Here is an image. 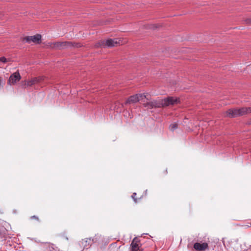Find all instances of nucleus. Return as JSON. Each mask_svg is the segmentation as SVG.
<instances>
[{"label": "nucleus", "instance_id": "nucleus-10", "mask_svg": "<svg viewBox=\"0 0 251 251\" xmlns=\"http://www.w3.org/2000/svg\"><path fill=\"white\" fill-rule=\"evenodd\" d=\"M139 101L138 97H136V95L130 96L126 101V104H131L134 103Z\"/></svg>", "mask_w": 251, "mask_h": 251}, {"label": "nucleus", "instance_id": "nucleus-18", "mask_svg": "<svg viewBox=\"0 0 251 251\" xmlns=\"http://www.w3.org/2000/svg\"><path fill=\"white\" fill-rule=\"evenodd\" d=\"M136 193H134L132 195V198L134 199L135 202H137V199L136 198Z\"/></svg>", "mask_w": 251, "mask_h": 251}, {"label": "nucleus", "instance_id": "nucleus-13", "mask_svg": "<svg viewBox=\"0 0 251 251\" xmlns=\"http://www.w3.org/2000/svg\"><path fill=\"white\" fill-rule=\"evenodd\" d=\"M91 242V239H88V238H87V239H85L84 240H82L80 243L81 244L84 246H87V243H88V244H89V243H90Z\"/></svg>", "mask_w": 251, "mask_h": 251}, {"label": "nucleus", "instance_id": "nucleus-6", "mask_svg": "<svg viewBox=\"0 0 251 251\" xmlns=\"http://www.w3.org/2000/svg\"><path fill=\"white\" fill-rule=\"evenodd\" d=\"M28 43H30L31 42L36 44H39L41 40V35L40 34H36L31 36H26L23 39Z\"/></svg>", "mask_w": 251, "mask_h": 251}, {"label": "nucleus", "instance_id": "nucleus-4", "mask_svg": "<svg viewBox=\"0 0 251 251\" xmlns=\"http://www.w3.org/2000/svg\"><path fill=\"white\" fill-rule=\"evenodd\" d=\"M75 46L76 48L80 47L81 46L79 44L76 43L75 45L70 42H59L53 43V48L58 49H63L67 47Z\"/></svg>", "mask_w": 251, "mask_h": 251}, {"label": "nucleus", "instance_id": "nucleus-17", "mask_svg": "<svg viewBox=\"0 0 251 251\" xmlns=\"http://www.w3.org/2000/svg\"><path fill=\"white\" fill-rule=\"evenodd\" d=\"M4 84V82L3 81L2 78L0 76V89L3 87Z\"/></svg>", "mask_w": 251, "mask_h": 251}, {"label": "nucleus", "instance_id": "nucleus-11", "mask_svg": "<svg viewBox=\"0 0 251 251\" xmlns=\"http://www.w3.org/2000/svg\"><path fill=\"white\" fill-rule=\"evenodd\" d=\"M48 247L50 251H59V249L54 244H49Z\"/></svg>", "mask_w": 251, "mask_h": 251}, {"label": "nucleus", "instance_id": "nucleus-9", "mask_svg": "<svg viewBox=\"0 0 251 251\" xmlns=\"http://www.w3.org/2000/svg\"><path fill=\"white\" fill-rule=\"evenodd\" d=\"M208 248L207 243H203L202 244L196 243L194 245V248L197 251H204Z\"/></svg>", "mask_w": 251, "mask_h": 251}, {"label": "nucleus", "instance_id": "nucleus-15", "mask_svg": "<svg viewBox=\"0 0 251 251\" xmlns=\"http://www.w3.org/2000/svg\"><path fill=\"white\" fill-rule=\"evenodd\" d=\"M177 128V125L176 123H173L170 126L169 128L171 131H174Z\"/></svg>", "mask_w": 251, "mask_h": 251}, {"label": "nucleus", "instance_id": "nucleus-2", "mask_svg": "<svg viewBox=\"0 0 251 251\" xmlns=\"http://www.w3.org/2000/svg\"><path fill=\"white\" fill-rule=\"evenodd\" d=\"M251 113V107H242L240 109H229L225 113V116L232 118Z\"/></svg>", "mask_w": 251, "mask_h": 251}, {"label": "nucleus", "instance_id": "nucleus-3", "mask_svg": "<svg viewBox=\"0 0 251 251\" xmlns=\"http://www.w3.org/2000/svg\"><path fill=\"white\" fill-rule=\"evenodd\" d=\"M123 44V41L121 39H109L106 40H102L96 44L97 47H108L111 48Z\"/></svg>", "mask_w": 251, "mask_h": 251}, {"label": "nucleus", "instance_id": "nucleus-8", "mask_svg": "<svg viewBox=\"0 0 251 251\" xmlns=\"http://www.w3.org/2000/svg\"><path fill=\"white\" fill-rule=\"evenodd\" d=\"M21 75L19 72H15L11 75L9 78L8 82L10 84H14L21 79Z\"/></svg>", "mask_w": 251, "mask_h": 251}, {"label": "nucleus", "instance_id": "nucleus-19", "mask_svg": "<svg viewBox=\"0 0 251 251\" xmlns=\"http://www.w3.org/2000/svg\"><path fill=\"white\" fill-rule=\"evenodd\" d=\"M167 173H168V172H167V169H166V170L163 171V174L164 175H167Z\"/></svg>", "mask_w": 251, "mask_h": 251}, {"label": "nucleus", "instance_id": "nucleus-1", "mask_svg": "<svg viewBox=\"0 0 251 251\" xmlns=\"http://www.w3.org/2000/svg\"><path fill=\"white\" fill-rule=\"evenodd\" d=\"M179 99L169 97L164 99H158L151 101L147 102L144 103V105L145 107L150 108H161L173 105L179 103Z\"/></svg>", "mask_w": 251, "mask_h": 251}, {"label": "nucleus", "instance_id": "nucleus-5", "mask_svg": "<svg viewBox=\"0 0 251 251\" xmlns=\"http://www.w3.org/2000/svg\"><path fill=\"white\" fill-rule=\"evenodd\" d=\"M131 251H142L143 249L141 248V244L140 240L137 237H135L130 245Z\"/></svg>", "mask_w": 251, "mask_h": 251}, {"label": "nucleus", "instance_id": "nucleus-16", "mask_svg": "<svg viewBox=\"0 0 251 251\" xmlns=\"http://www.w3.org/2000/svg\"><path fill=\"white\" fill-rule=\"evenodd\" d=\"M0 61L3 63H6L10 61L9 59H7L4 57H2L0 58Z\"/></svg>", "mask_w": 251, "mask_h": 251}, {"label": "nucleus", "instance_id": "nucleus-21", "mask_svg": "<svg viewBox=\"0 0 251 251\" xmlns=\"http://www.w3.org/2000/svg\"><path fill=\"white\" fill-rule=\"evenodd\" d=\"M65 239H66L67 240H68V237H65Z\"/></svg>", "mask_w": 251, "mask_h": 251}, {"label": "nucleus", "instance_id": "nucleus-20", "mask_svg": "<svg viewBox=\"0 0 251 251\" xmlns=\"http://www.w3.org/2000/svg\"><path fill=\"white\" fill-rule=\"evenodd\" d=\"M31 219H35L38 220V218L35 216H33L31 217Z\"/></svg>", "mask_w": 251, "mask_h": 251}, {"label": "nucleus", "instance_id": "nucleus-12", "mask_svg": "<svg viewBox=\"0 0 251 251\" xmlns=\"http://www.w3.org/2000/svg\"><path fill=\"white\" fill-rule=\"evenodd\" d=\"M243 22L245 24L251 25V17L244 18Z\"/></svg>", "mask_w": 251, "mask_h": 251}, {"label": "nucleus", "instance_id": "nucleus-14", "mask_svg": "<svg viewBox=\"0 0 251 251\" xmlns=\"http://www.w3.org/2000/svg\"><path fill=\"white\" fill-rule=\"evenodd\" d=\"M137 97L139 99V101L142 100L144 98H146V95L145 94H136Z\"/></svg>", "mask_w": 251, "mask_h": 251}, {"label": "nucleus", "instance_id": "nucleus-7", "mask_svg": "<svg viewBox=\"0 0 251 251\" xmlns=\"http://www.w3.org/2000/svg\"><path fill=\"white\" fill-rule=\"evenodd\" d=\"M44 80L43 77H38L32 78L31 80L25 81L23 83V86H31L33 85L37 84L42 81Z\"/></svg>", "mask_w": 251, "mask_h": 251}]
</instances>
